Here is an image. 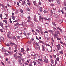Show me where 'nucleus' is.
I'll return each instance as SVG.
<instances>
[{"label": "nucleus", "instance_id": "f257e3e1", "mask_svg": "<svg viewBox=\"0 0 66 66\" xmlns=\"http://www.w3.org/2000/svg\"><path fill=\"white\" fill-rule=\"evenodd\" d=\"M53 35L54 38L55 39L57 37V36H58V34H57L56 32L55 33V34H53Z\"/></svg>", "mask_w": 66, "mask_h": 66}, {"label": "nucleus", "instance_id": "f03ea898", "mask_svg": "<svg viewBox=\"0 0 66 66\" xmlns=\"http://www.w3.org/2000/svg\"><path fill=\"white\" fill-rule=\"evenodd\" d=\"M56 47H57L58 50H60V49H61V47H60V44H58V45H56Z\"/></svg>", "mask_w": 66, "mask_h": 66}, {"label": "nucleus", "instance_id": "7ed1b4c3", "mask_svg": "<svg viewBox=\"0 0 66 66\" xmlns=\"http://www.w3.org/2000/svg\"><path fill=\"white\" fill-rule=\"evenodd\" d=\"M44 62L46 63V64H47L48 63V59H44Z\"/></svg>", "mask_w": 66, "mask_h": 66}, {"label": "nucleus", "instance_id": "20e7f679", "mask_svg": "<svg viewBox=\"0 0 66 66\" xmlns=\"http://www.w3.org/2000/svg\"><path fill=\"white\" fill-rule=\"evenodd\" d=\"M18 62H19V64H21V65H22V63H21V60L20 59H18Z\"/></svg>", "mask_w": 66, "mask_h": 66}, {"label": "nucleus", "instance_id": "39448f33", "mask_svg": "<svg viewBox=\"0 0 66 66\" xmlns=\"http://www.w3.org/2000/svg\"><path fill=\"white\" fill-rule=\"evenodd\" d=\"M2 51L3 52H6L7 51L6 50H5L4 49V47H3L2 49Z\"/></svg>", "mask_w": 66, "mask_h": 66}, {"label": "nucleus", "instance_id": "423d86ee", "mask_svg": "<svg viewBox=\"0 0 66 66\" xmlns=\"http://www.w3.org/2000/svg\"><path fill=\"white\" fill-rule=\"evenodd\" d=\"M10 43L11 44V45H12V46H14V45H15V43H12V42L11 41H9Z\"/></svg>", "mask_w": 66, "mask_h": 66}, {"label": "nucleus", "instance_id": "0eeeda50", "mask_svg": "<svg viewBox=\"0 0 66 66\" xmlns=\"http://www.w3.org/2000/svg\"><path fill=\"white\" fill-rule=\"evenodd\" d=\"M52 28L53 29V30H54V31H56V28H55V27H52Z\"/></svg>", "mask_w": 66, "mask_h": 66}, {"label": "nucleus", "instance_id": "6e6552de", "mask_svg": "<svg viewBox=\"0 0 66 66\" xmlns=\"http://www.w3.org/2000/svg\"><path fill=\"white\" fill-rule=\"evenodd\" d=\"M48 32L51 33H54V31L52 30H48Z\"/></svg>", "mask_w": 66, "mask_h": 66}, {"label": "nucleus", "instance_id": "1a4fd4ad", "mask_svg": "<svg viewBox=\"0 0 66 66\" xmlns=\"http://www.w3.org/2000/svg\"><path fill=\"white\" fill-rule=\"evenodd\" d=\"M38 60L39 61H40L42 62V63H43L44 62V61H43V59H38Z\"/></svg>", "mask_w": 66, "mask_h": 66}, {"label": "nucleus", "instance_id": "9d476101", "mask_svg": "<svg viewBox=\"0 0 66 66\" xmlns=\"http://www.w3.org/2000/svg\"><path fill=\"white\" fill-rule=\"evenodd\" d=\"M11 33L10 32H8V34H7V36H10V35H11Z\"/></svg>", "mask_w": 66, "mask_h": 66}, {"label": "nucleus", "instance_id": "9b49d317", "mask_svg": "<svg viewBox=\"0 0 66 66\" xmlns=\"http://www.w3.org/2000/svg\"><path fill=\"white\" fill-rule=\"evenodd\" d=\"M33 63H34V66H35V65H36L37 64L36 63V62H35V61H33Z\"/></svg>", "mask_w": 66, "mask_h": 66}, {"label": "nucleus", "instance_id": "f8f14e48", "mask_svg": "<svg viewBox=\"0 0 66 66\" xmlns=\"http://www.w3.org/2000/svg\"><path fill=\"white\" fill-rule=\"evenodd\" d=\"M33 2L34 5H35L36 6H37V5H36V2L35 1H33Z\"/></svg>", "mask_w": 66, "mask_h": 66}, {"label": "nucleus", "instance_id": "ddd939ff", "mask_svg": "<svg viewBox=\"0 0 66 66\" xmlns=\"http://www.w3.org/2000/svg\"><path fill=\"white\" fill-rule=\"evenodd\" d=\"M39 43H42V44H43V45H45V44L44 43V42H43L40 40H39Z\"/></svg>", "mask_w": 66, "mask_h": 66}, {"label": "nucleus", "instance_id": "4468645a", "mask_svg": "<svg viewBox=\"0 0 66 66\" xmlns=\"http://www.w3.org/2000/svg\"><path fill=\"white\" fill-rule=\"evenodd\" d=\"M3 22H5L6 24H7V21L6 20H3Z\"/></svg>", "mask_w": 66, "mask_h": 66}, {"label": "nucleus", "instance_id": "2eb2a0df", "mask_svg": "<svg viewBox=\"0 0 66 66\" xmlns=\"http://www.w3.org/2000/svg\"><path fill=\"white\" fill-rule=\"evenodd\" d=\"M38 29H39V30H40V31L42 30V28H41V27H40V26H39L38 27Z\"/></svg>", "mask_w": 66, "mask_h": 66}, {"label": "nucleus", "instance_id": "dca6fc26", "mask_svg": "<svg viewBox=\"0 0 66 66\" xmlns=\"http://www.w3.org/2000/svg\"><path fill=\"white\" fill-rule=\"evenodd\" d=\"M3 24L2 23H0V26H1V27L3 28Z\"/></svg>", "mask_w": 66, "mask_h": 66}, {"label": "nucleus", "instance_id": "f3484780", "mask_svg": "<svg viewBox=\"0 0 66 66\" xmlns=\"http://www.w3.org/2000/svg\"><path fill=\"white\" fill-rule=\"evenodd\" d=\"M59 53H60V54H63V51H60Z\"/></svg>", "mask_w": 66, "mask_h": 66}, {"label": "nucleus", "instance_id": "a211bd4d", "mask_svg": "<svg viewBox=\"0 0 66 66\" xmlns=\"http://www.w3.org/2000/svg\"><path fill=\"white\" fill-rule=\"evenodd\" d=\"M36 31L37 32V33H40V31L39 30H38V29H36Z\"/></svg>", "mask_w": 66, "mask_h": 66}, {"label": "nucleus", "instance_id": "6ab92c4d", "mask_svg": "<svg viewBox=\"0 0 66 66\" xmlns=\"http://www.w3.org/2000/svg\"><path fill=\"white\" fill-rule=\"evenodd\" d=\"M12 19H13V20H15V16H12Z\"/></svg>", "mask_w": 66, "mask_h": 66}, {"label": "nucleus", "instance_id": "aec40b11", "mask_svg": "<svg viewBox=\"0 0 66 66\" xmlns=\"http://www.w3.org/2000/svg\"><path fill=\"white\" fill-rule=\"evenodd\" d=\"M36 19V15H35L34 17V20H35Z\"/></svg>", "mask_w": 66, "mask_h": 66}, {"label": "nucleus", "instance_id": "412c9836", "mask_svg": "<svg viewBox=\"0 0 66 66\" xmlns=\"http://www.w3.org/2000/svg\"><path fill=\"white\" fill-rule=\"evenodd\" d=\"M7 37L8 38H10V39H12V36H7Z\"/></svg>", "mask_w": 66, "mask_h": 66}, {"label": "nucleus", "instance_id": "4be33fe9", "mask_svg": "<svg viewBox=\"0 0 66 66\" xmlns=\"http://www.w3.org/2000/svg\"><path fill=\"white\" fill-rule=\"evenodd\" d=\"M57 29L60 31H62V29H61V28L59 27H57Z\"/></svg>", "mask_w": 66, "mask_h": 66}, {"label": "nucleus", "instance_id": "5701e85b", "mask_svg": "<svg viewBox=\"0 0 66 66\" xmlns=\"http://www.w3.org/2000/svg\"><path fill=\"white\" fill-rule=\"evenodd\" d=\"M18 54H19V55H20L21 56H22V55L20 53H18Z\"/></svg>", "mask_w": 66, "mask_h": 66}, {"label": "nucleus", "instance_id": "b1692460", "mask_svg": "<svg viewBox=\"0 0 66 66\" xmlns=\"http://www.w3.org/2000/svg\"><path fill=\"white\" fill-rule=\"evenodd\" d=\"M37 49L38 50H40V47L39 46H38Z\"/></svg>", "mask_w": 66, "mask_h": 66}, {"label": "nucleus", "instance_id": "393cba45", "mask_svg": "<svg viewBox=\"0 0 66 66\" xmlns=\"http://www.w3.org/2000/svg\"><path fill=\"white\" fill-rule=\"evenodd\" d=\"M42 11H43V10L42 9V7H41L40 8V12H42Z\"/></svg>", "mask_w": 66, "mask_h": 66}, {"label": "nucleus", "instance_id": "a878e982", "mask_svg": "<svg viewBox=\"0 0 66 66\" xmlns=\"http://www.w3.org/2000/svg\"><path fill=\"white\" fill-rule=\"evenodd\" d=\"M20 16L21 17H23V16H24V15L23 14H22Z\"/></svg>", "mask_w": 66, "mask_h": 66}, {"label": "nucleus", "instance_id": "bb28decb", "mask_svg": "<svg viewBox=\"0 0 66 66\" xmlns=\"http://www.w3.org/2000/svg\"><path fill=\"white\" fill-rule=\"evenodd\" d=\"M51 61L52 64H53V60H52V59H51Z\"/></svg>", "mask_w": 66, "mask_h": 66}, {"label": "nucleus", "instance_id": "cd10ccee", "mask_svg": "<svg viewBox=\"0 0 66 66\" xmlns=\"http://www.w3.org/2000/svg\"><path fill=\"white\" fill-rule=\"evenodd\" d=\"M1 63L2 65L3 66H5V65H4V63H3V62H1Z\"/></svg>", "mask_w": 66, "mask_h": 66}, {"label": "nucleus", "instance_id": "c85d7f7f", "mask_svg": "<svg viewBox=\"0 0 66 66\" xmlns=\"http://www.w3.org/2000/svg\"><path fill=\"white\" fill-rule=\"evenodd\" d=\"M1 5L2 7H3V8H4V6L3 5V4H2Z\"/></svg>", "mask_w": 66, "mask_h": 66}, {"label": "nucleus", "instance_id": "c756f323", "mask_svg": "<svg viewBox=\"0 0 66 66\" xmlns=\"http://www.w3.org/2000/svg\"><path fill=\"white\" fill-rule=\"evenodd\" d=\"M56 38H57V40H61V38H58V37H56Z\"/></svg>", "mask_w": 66, "mask_h": 66}, {"label": "nucleus", "instance_id": "7c9ffc66", "mask_svg": "<svg viewBox=\"0 0 66 66\" xmlns=\"http://www.w3.org/2000/svg\"><path fill=\"white\" fill-rule=\"evenodd\" d=\"M36 44L37 46H39V45H38V43L37 42L36 43Z\"/></svg>", "mask_w": 66, "mask_h": 66}, {"label": "nucleus", "instance_id": "2f4dec72", "mask_svg": "<svg viewBox=\"0 0 66 66\" xmlns=\"http://www.w3.org/2000/svg\"><path fill=\"white\" fill-rule=\"evenodd\" d=\"M28 43L29 44H31L32 43V42L31 41H29L28 42Z\"/></svg>", "mask_w": 66, "mask_h": 66}, {"label": "nucleus", "instance_id": "473e14b6", "mask_svg": "<svg viewBox=\"0 0 66 66\" xmlns=\"http://www.w3.org/2000/svg\"><path fill=\"white\" fill-rule=\"evenodd\" d=\"M27 22H30L32 23H33V22H31V21H30V20L29 19L27 20Z\"/></svg>", "mask_w": 66, "mask_h": 66}, {"label": "nucleus", "instance_id": "72a5a7b5", "mask_svg": "<svg viewBox=\"0 0 66 66\" xmlns=\"http://www.w3.org/2000/svg\"><path fill=\"white\" fill-rule=\"evenodd\" d=\"M20 12L21 13H23V10H22L21 9L20 10Z\"/></svg>", "mask_w": 66, "mask_h": 66}, {"label": "nucleus", "instance_id": "f704fd0d", "mask_svg": "<svg viewBox=\"0 0 66 66\" xmlns=\"http://www.w3.org/2000/svg\"><path fill=\"white\" fill-rule=\"evenodd\" d=\"M14 56L15 57L17 56V54H16V53H15L14 54Z\"/></svg>", "mask_w": 66, "mask_h": 66}, {"label": "nucleus", "instance_id": "c9c22d12", "mask_svg": "<svg viewBox=\"0 0 66 66\" xmlns=\"http://www.w3.org/2000/svg\"><path fill=\"white\" fill-rule=\"evenodd\" d=\"M56 60L57 61H59V57H57L56 59Z\"/></svg>", "mask_w": 66, "mask_h": 66}, {"label": "nucleus", "instance_id": "e433bc0d", "mask_svg": "<svg viewBox=\"0 0 66 66\" xmlns=\"http://www.w3.org/2000/svg\"><path fill=\"white\" fill-rule=\"evenodd\" d=\"M13 39H16V37L15 36L13 37L12 38Z\"/></svg>", "mask_w": 66, "mask_h": 66}, {"label": "nucleus", "instance_id": "4c0bfd02", "mask_svg": "<svg viewBox=\"0 0 66 66\" xmlns=\"http://www.w3.org/2000/svg\"><path fill=\"white\" fill-rule=\"evenodd\" d=\"M34 21L36 22H38V21L36 19V20H34Z\"/></svg>", "mask_w": 66, "mask_h": 66}, {"label": "nucleus", "instance_id": "58836bf2", "mask_svg": "<svg viewBox=\"0 0 66 66\" xmlns=\"http://www.w3.org/2000/svg\"><path fill=\"white\" fill-rule=\"evenodd\" d=\"M56 33L57 34H59V35H60V32L59 31H56Z\"/></svg>", "mask_w": 66, "mask_h": 66}, {"label": "nucleus", "instance_id": "ea45409f", "mask_svg": "<svg viewBox=\"0 0 66 66\" xmlns=\"http://www.w3.org/2000/svg\"><path fill=\"white\" fill-rule=\"evenodd\" d=\"M44 33H48V32L47 31H46L44 32Z\"/></svg>", "mask_w": 66, "mask_h": 66}, {"label": "nucleus", "instance_id": "a19ab883", "mask_svg": "<svg viewBox=\"0 0 66 66\" xmlns=\"http://www.w3.org/2000/svg\"><path fill=\"white\" fill-rule=\"evenodd\" d=\"M24 64L25 65H29V64H28V63L27 62L25 63Z\"/></svg>", "mask_w": 66, "mask_h": 66}, {"label": "nucleus", "instance_id": "79ce46f5", "mask_svg": "<svg viewBox=\"0 0 66 66\" xmlns=\"http://www.w3.org/2000/svg\"><path fill=\"white\" fill-rule=\"evenodd\" d=\"M50 5L51 6H54V4H51Z\"/></svg>", "mask_w": 66, "mask_h": 66}, {"label": "nucleus", "instance_id": "37998d69", "mask_svg": "<svg viewBox=\"0 0 66 66\" xmlns=\"http://www.w3.org/2000/svg\"><path fill=\"white\" fill-rule=\"evenodd\" d=\"M42 31V30H40V31H41V32H40L42 34H43L44 33V32H43Z\"/></svg>", "mask_w": 66, "mask_h": 66}, {"label": "nucleus", "instance_id": "c03bdc74", "mask_svg": "<svg viewBox=\"0 0 66 66\" xmlns=\"http://www.w3.org/2000/svg\"><path fill=\"white\" fill-rule=\"evenodd\" d=\"M55 65H56V64H57V61H56V60H55Z\"/></svg>", "mask_w": 66, "mask_h": 66}, {"label": "nucleus", "instance_id": "a18cd8bd", "mask_svg": "<svg viewBox=\"0 0 66 66\" xmlns=\"http://www.w3.org/2000/svg\"><path fill=\"white\" fill-rule=\"evenodd\" d=\"M27 18H28V19H31V17H30V16H29Z\"/></svg>", "mask_w": 66, "mask_h": 66}, {"label": "nucleus", "instance_id": "49530a36", "mask_svg": "<svg viewBox=\"0 0 66 66\" xmlns=\"http://www.w3.org/2000/svg\"><path fill=\"white\" fill-rule=\"evenodd\" d=\"M16 25L17 26H19L20 25V24L19 23L17 22L16 23Z\"/></svg>", "mask_w": 66, "mask_h": 66}, {"label": "nucleus", "instance_id": "de8ad7c7", "mask_svg": "<svg viewBox=\"0 0 66 66\" xmlns=\"http://www.w3.org/2000/svg\"><path fill=\"white\" fill-rule=\"evenodd\" d=\"M0 31H1V32H2V33H3L4 32L3 31V30L2 29H0Z\"/></svg>", "mask_w": 66, "mask_h": 66}, {"label": "nucleus", "instance_id": "09e8293b", "mask_svg": "<svg viewBox=\"0 0 66 66\" xmlns=\"http://www.w3.org/2000/svg\"><path fill=\"white\" fill-rule=\"evenodd\" d=\"M27 4L28 5H29V6H30L31 5V4L30 3H27Z\"/></svg>", "mask_w": 66, "mask_h": 66}, {"label": "nucleus", "instance_id": "8fccbe9b", "mask_svg": "<svg viewBox=\"0 0 66 66\" xmlns=\"http://www.w3.org/2000/svg\"><path fill=\"white\" fill-rule=\"evenodd\" d=\"M64 5V6H66V2H64L63 3Z\"/></svg>", "mask_w": 66, "mask_h": 66}, {"label": "nucleus", "instance_id": "3c124183", "mask_svg": "<svg viewBox=\"0 0 66 66\" xmlns=\"http://www.w3.org/2000/svg\"><path fill=\"white\" fill-rule=\"evenodd\" d=\"M52 24L53 25H54L55 26H56V24H55L54 23L52 22Z\"/></svg>", "mask_w": 66, "mask_h": 66}, {"label": "nucleus", "instance_id": "603ef678", "mask_svg": "<svg viewBox=\"0 0 66 66\" xmlns=\"http://www.w3.org/2000/svg\"><path fill=\"white\" fill-rule=\"evenodd\" d=\"M26 51H29V48L28 47L27 48V49L26 50Z\"/></svg>", "mask_w": 66, "mask_h": 66}, {"label": "nucleus", "instance_id": "864d4df0", "mask_svg": "<svg viewBox=\"0 0 66 66\" xmlns=\"http://www.w3.org/2000/svg\"><path fill=\"white\" fill-rule=\"evenodd\" d=\"M57 55H53V57H54V58H55L56 57V56Z\"/></svg>", "mask_w": 66, "mask_h": 66}, {"label": "nucleus", "instance_id": "5fc2aeb1", "mask_svg": "<svg viewBox=\"0 0 66 66\" xmlns=\"http://www.w3.org/2000/svg\"><path fill=\"white\" fill-rule=\"evenodd\" d=\"M9 54H11V52H10V51H7Z\"/></svg>", "mask_w": 66, "mask_h": 66}, {"label": "nucleus", "instance_id": "6e6d98bb", "mask_svg": "<svg viewBox=\"0 0 66 66\" xmlns=\"http://www.w3.org/2000/svg\"><path fill=\"white\" fill-rule=\"evenodd\" d=\"M18 59H20L21 58V56H18Z\"/></svg>", "mask_w": 66, "mask_h": 66}, {"label": "nucleus", "instance_id": "4d7b16f0", "mask_svg": "<svg viewBox=\"0 0 66 66\" xmlns=\"http://www.w3.org/2000/svg\"><path fill=\"white\" fill-rule=\"evenodd\" d=\"M61 12H62V13L63 14H64V11H63V10H62L61 11Z\"/></svg>", "mask_w": 66, "mask_h": 66}, {"label": "nucleus", "instance_id": "13d9d810", "mask_svg": "<svg viewBox=\"0 0 66 66\" xmlns=\"http://www.w3.org/2000/svg\"><path fill=\"white\" fill-rule=\"evenodd\" d=\"M60 43L61 44H62V45L63 44V42L62 41H60Z\"/></svg>", "mask_w": 66, "mask_h": 66}, {"label": "nucleus", "instance_id": "bf43d9fd", "mask_svg": "<svg viewBox=\"0 0 66 66\" xmlns=\"http://www.w3.org/2000/svg\"><path fill=\"white\" fill-rule=\"evenodd\" d=\"M51 40H52V42H54V40H53V38H51Z\"/></svg>", "mask_w": 66, "mask_h": 66}, {"label": "nucleus", "instance_id": "052dcab7", "mask_svg": "<svg viewBox=\"0 0 66 66\" xmlns=\"http://www.w3.org/2000/svg\"><path fill=\"white\" fill-rule=\"evenodd\" d=\"M5 54L7 56V55H9V54H8V53H5Z\"/></svg>", "mask_w": 66, "mask_h": 66}, {"label": "nucleus", "instance_id": "680f3d73", "mask_svg": "<svg viewBox=\"0 0 66 66\" xmlns=\"http://www.w3.org/2000/svg\"><path fill=\"white\" fill-rule=\"evenodd\" d=\"M33 40H34V39H33V38H32L31 39V42H33Z\"/></svg>", "mask_w": 66, "mask_h": 66}, {"label": "nucleus", "instance_id": "e2e57ef3", "mask_svg": "<svg viewBox=\"0 0 66 66\" xmlns=\"http://www.w3.org/2000/svg\"><path fill=\"white\" fill-rule=\"evenodd\" d=\"M27 10L28 11H30V9L28 8V9H27Z\"/></svg>", "mask_w": 66, "mask_h": 66}, {"label": "nucleus", "instance_id": "0e129e2a", "mask_svg": "<svg viewBox=\"0 0 66 66\" xmlns=\"http://www.w3.org/2000/svg\"><path fill=\"white\" fill-rule=\"evenodd\" d=\"M17 38H18V39H20V37L19 36H17Z\"/></svg>", "mask_w": 66, "mask_h": 66}, {"label": "nucleus", "instance_id": "69168bd1", "mask_svg": "<svg viewBox=\"0 0 66 66\" xmlns=\"http://www.w3.org/2000/svg\"><path fill=\"white\" fill-rule=\"evenodd\" d=\"M25 4V3L23 2V3H22V5H24V4Z\"/></svg>", "mask_w": 66, "mask_h": 66}, {"label": "nucleus", "instance_id": "338daca9", "mask_svg": "<svg viewBox=\"0 0 66 66\" xmlns=\"http://www.w3.org/2000/svg\"><path fill=\"white\" fill-rule=\"evenodd\" d=\"M22 60L23 61V62H24V59L23 58L22 59Z\"/></svg>", "mask_w": 66, "mask_h": 66}, {"label": "nucleus", "instance_id": "774afa93", "mask_svg": "<svg viewBox=\"0 0 66 66\" xmlns=\"http://www.w3.org/2000/svg\"><path fill=\"white\" fill-rule=\"evenodd\" d=\"M1 39L3 41V40H4V38H1Z\"/></svg>", "mask_w": 66, "mask_h": 66}]
</instances>
